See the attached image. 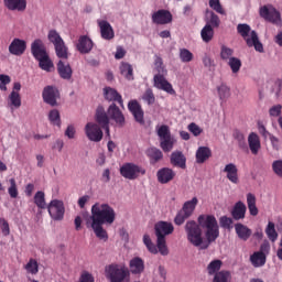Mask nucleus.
Returning <instances> with one entry per match:
<instances>
[{
    "label": "nucleus",
    "mask_w": 282,
    "mask_h": 282,
    "mask_svg": "<svg viewBox=\"0 0 282 282\" xmlns=\"http://www.w3.org/2000/svg\"><path fill=\"white\" fill-rule=\"evenodd\" d=\"M104 96L106 100H109V102H118L120 107H122L123 105L122 96L118 93V90L111 87H106L104 89Z\"/></svg>",
    "instance_id": "obj_28"
},
{
    "label": "nucleus",
    "mask_w": 282,
    "mask_h": 282,
    "mask_svg": "<svg viewBox=\"0 0 282 282\" xmlns=\"http://www.w3.org/2000/svg\"><path fill=\"white\" fill-rule=\"evenodd\" d=\"M232 281V274L230 271L221 270L214 275L213 282H230Z\"/></svg>",
    "instance_id": "obj_39"
},
{
    "label": "nucleus",
    "mask_w": 282,
    "mask_h": 282,
    "mask_svg": "<svg viewBox=\"0 0 282 282\" xmlns=\"http://www.w3.org/2000/svg\"><path fill=\"white\" fill-rule=\"evenodd\" d=\"M198 204L199 199H197V197H193L191 200L184 203L181 210L186 215V217H191V215L195 213V208H197Z\"/></svg>",
    "instance_id": "obj_33"
},
{
    "label": "nucleus",
    "mask_w": 282,
    "mask_h": 282,
    "mask_svg": "<svg viewBox=\"0 0 282 282\" xmlns=\"http://www.w3.org/2000/svg\"><path fill=\"white\" fill-rule=\"evenodd\" d=\"M25 50H28V42L19 37L13 39L9 45V52L13 56H23V54H25Z\"/></svg>",
    "instance_id": "obj_17"
},
{
    "label": "nucleus",
    "mask_w": 282,
    "mask_h": 282,
    "mask_svg": "<svg viewBox=\"0 0 282 282\" xmlns=\"http://www.w3.org/2000/svg\"><path fill=\"white\" fill-rule=\"evenodd\" d=\"M31 54L35 61L39 62L40 69H43V72H52L54 62L50 58L43 40L36 39L31 43Z\"/></svg>",
    "instance_id": "obj_3"
},
{
    "label": "nucleus",
    "mask_w": 282,
    "mask_h": 282,
    "mask_svg": "<svg viewBox=\"0 0 282 282\" xmlns=\"http://www.w3.org/2000/svg\"><path fill=\"white\" fill-rule=\"evenodd\" d=\"M265 235L270 241H275L279 239V234H276V229L274 228V223L269 221L265 228Z\"/></svg>",
    "instance_id": "obj_44"
},
{
    "label": "nucleus",
    "mask_w": 282,
    "mask_h": 282,
    "mask_svg": "<svg viewBox=\"0 0 282 282\" xmlns=\"http://www.w3.org/2000/svg\"><path fill=\"white\" fill-rule=\"evenodd\" d=\"M175 227L169 221H159L154 226V232L156 236V248H159L160 254L166 257L169 254V248L166 247V236L173 235Z\"/></svg>",
    "instance_id": "obj_4"
},
{
    "label": "nucleus",
    "mask_w": 282,
    "mask_h": 282,
    "mask_svg": "<svg viewBox=\"0 0 282 282\" xmlns=\"http://www.w3.org/2000/svg\"><path fill=\"white\" fill-rule=\"evenodd\" d=\"M142 100L148 105H155V94H153V89L148 88L142 96Z\"/></svg>",
    "instance_id": "obj_52"
},
{
    "label": "nucleus",
    "mask_w": 282,
    "mask_h": 282,
    "mask_svg": "<svg viewBox=\"0 0 282 282\" xmlns=\"http://www.w3.org/2000/svg\"><path fill=\"white\" fill-rule=\"evenodd\" d=\"M95 120L101 129H104L109 138V115H107V111H105V107L98 106L95 115Z\"/></svg>",
    "instance_id": "obj_15"
},
{
    "label": "nucleus",
    "mask_w": 282,
    "mask_h": 282,
    "mask_svg": "<svg viewBox=\"0 0 282 282\" xmlns=\"http://www.w3.org/2000/svg\"><path fill=\"white\" fill-rule=\"evenodd\" d=\"M48 120L55 127H61V112L57 109H53L48 113Z\"/></svg>",
    "instance_id": "obj_50"
},
{
    "label": "nucleus",
    "mask_w": 282,
    "mask_h": 282,
    "mask_svg": "<svg viewBox=\"0 0 282 282\" xmlns=\"http://www.w3.org/2000/svg\"><path fill=\"white\" fill-rule=\"evenodd\" d=\"M180 58L182 63H191V61H193V54L191 51H188V48H181Z\"/></svg>",
    "instance_id": "obj_55"
},
{
    "label": "nucleus",
    "mask_w": 282,
    "mask_h": 282,
    "mask_svg": "<svg viewBox=\"0 0 282 282\" xmlns=\"http://www.w3.org/2000/svg\"><path fill=\"white\" fill-rule=\"evenodd\" d=\"M197 221L198 224L195 220L185 224L187 241L195 248L208 250L210 243L219 239V224L214 215H200Z\"/></svg>",
    "instance_id": "obj_1"
},
{
    "label": "nucleus",
    "mask_w": 282,
    "mask_h": 282,
    "mask_svg": "<svg viewBox=\"0 0 282 282\" xmlns=\"http://www.w3.org/2000/svg\"><path fill=\"white\" fill-rule=\"evenodd\" d=\"M33 199L35 206H37V208H40L41 210H45V208H47V203H45V192H36Z\"/></svg>",
    "instance_id": "obj_38"
},
{
    "label": "nucleus",
    "mask_w": 282,
    "mask_h": 282,
    "mask_svg": "<svg viewBox=\"0 0 282 282\" xmlns=\"http://www.w3.org/2000/svg\"><path fill=\"white\" fill-rule=\"evenodd\" d=\"M0 224H1L2 235L4 237H8L10 235V224H8V220H6L4 218H0Z\"/></svg>",
    "instance_id": "obj_63"
},
{
    "label": "nucleus",
    "mask_w": 282,
    "mask_h": 282,
    "mask_svg": "<svg viewBox=\"0 0 282 282\" xmlns=\"http://www.w3.org/2000/svg\"><path fill=\"white\" fill-rule=\"evenodd\" d=\"M101 39L105 41H111L113 36H116V33L113 32V26L107 21V20H98L97 21Z\"/></svg>",
    "instance_id": "obj_19"
},
{
    "label": "nucleus",
    "mask_w": 282,
    "mask_h": 282,
    "mask_svg": "<svg viewBox=\"0 0 282 282\" xmlns=\"http://www.w3.org/2000/svg\"><path fill=\"white\" fill-rule=\"evenodd\" d=\"M9 100L11 107H14V109H19V107H21V95L18 91L12 90L9 95Z\"/></svg>",
    "instance_id": "obj_47"
},
{
    "label": "nucleus",
    "mask_w": 282,
    "mask_h": 282,
    "mask_svg": "<svg viewBox=\"0 0 282 282\" xmlns=\"http://www.w3.org/2000/svg\"><path fill=\"white\" fill-rule=\"evenodd\" d=\"M79 282H96V280L91 273L88 271H83L79 276Z\"/></svg>",
    "instance_id": "obj_62"
},
{
    "label": "nucleus",
    "mask_w": 282,
    "mask_h": 282,
    "mask_svg": "<svg viewBox=\"0 0 282 282\" xmlns=\"http://www.w3.org/2000/svg\"><path fill=\"white\" fill-rule=\"evenodd\" d=\"M234 138L235 140H237L240 149H243V147H246V137L243 135V133L237 130L234 132Z\"/></svg>",
    "instance_id": "obj_60"
},
{
    "label": "nucleus",
    "mask_w": 282,
    "mask_h": 282,
    "mask_svg": "<svg viewBox=\"0 0 282 282\" xmlns=\"http://www.w3.org/2000/svg\"><path fill=\"white\" fill-rule=\"evenodd\" d=\"M248 144L252 155H258L261 151V139L256 132H251L248 137Z\"/></svg>",
    "instance_id": "obj_25"
},
{
    "label": "nucleus",
    "mask_w": 282,
    "mask_h": 282,
    "mask_svg": "<svg viewBox=\"0 0 282 282\" xmlns=\"http://www.w3.org/2000/svg\"><path fill=\"white\" fill-rule=\"evenodd\" d=\"M108 116L111 120H115L119 124V127H124V115L116 104H111L108 108Z\"/></svg>",
    "instance_id": "obj_24"
},
{
    "label": "nucleus",
    "mask_w": 282,
    "mask_h": 282,
    "mask_svg": "<svg viewBox=\"0 0 282 282\" xmlns=\"http://www.w3.org/2000/svg\"><path fill=\"white\" fill-rule=\"evenodd\" d=\"M153 86L156 89H161L162 91H166L173 96L175 94V89H173V85L166 80V75H154L153 77Z\"/></svg>",
    "instance_id": "obj_14"
},
{
    "label": "nucleus",
    "mask_w": 282,
    "mask_h": 282,
    "mask_svg": "<svg viewBox=\"0 0 282 282\" xmlns=\"http://www.w3.org/2000/svg\"><path fill=\"white\" fill-rule=\"evenodd\" d=\"M248 207L241 200L237 202L231 209V217L235 221H241V219H246V213Z\"/></svg>",
    "instance_id": "obj_22"
},
{
    "label": "nucleus",
    "mask_w": 282,
    "mask_h": 282,
    "mask_svg": "<svg viewBox=\"0 0 282 282\" xmlns=\"http://www.w3.org/2000/svg\"><path fill=\"white\" fill-rule=\"evenodd\" d=\"M221 265H224V262L221 260H213L208 265H207V272L209 276L215 275L217 272L221 270Z\"/></svg>",
    "instance_id": "obj_42"
},
{
    "label": "nucleus",
    "mask_w": 282,
    "mask_h": 282,
    "mask_svg": "<svg viewBox=\"0 0 282 282\" xmlns=\"http://www.w3.org/2000/svg\"><path fill=\"white\" fill-rule=\"evenodd\" d=\"M213 158V150L208 147H199L196 151V163L204 164L207 160Z\"/></svg>",
    "instance_id": "obj_29"
},
{
    "label": "nucleus",
    "mask_w": 282,
    "mask_h": 282,
    "mask_svg": "<svg viewBox=\"0 0 282 282\" xmlns=\"http://www.w3.org/2000/svg\"><path fill=\"white\" fill-rule=\"evenodd\" d=\"M228 66L230 67L232 74H239L241 69V59H239V57H231L228 61Z\"/></svg>",
    "instance_id": "obj_46"
},
{
    "label": "nucleus",
    "mask_w": 282,
    "mask_h": 282,
    "mask_svg": "<svg viewBox=\"0 0 282 282\" xmlns=\"http://www.w3.org/2000/svg\"><path fill=\"white\" fill-rule=\"evenodd\" d=\"M85 133L90 142H100L104 137L101 127L95 122H88L85 126Z\"/></svg>",
    "instance_id": "obj_12"
},
{
    "label": "nucleus",
    "mask_w": 282,
    "mask_h": 282,
    "mask_svg": "<svg viewBox=\"0 0 282 282\" xmlns=\"http://www.w3.org/2000/svg\"><path fill=\"white\" fill-rule=\"evenodd\" d=\"M272 171L278 175V177H282V160L273 161Z\"/></svg>",
    "instance_id": "obj_61"
},
{
    "label": "nucleus",
    "mask_w": 282,
    "mask_h": 282,
    "mask_svg": "<svg viewBox=\"0 0 282 282\" xmlns=\"http://www.w3.org/2000/svg\"><path fill=\"white\" fill-rule=\"evenodd\" d=\"M12 83V79L9 75L0 74V89L1 91H8V85Z\"/></svg>",
    "instance_id": "obj_57"
},
{
    "label": "nucleus",
    "mask_w": 282,
    "mask_h": 282,
    "mask_svg": "<svg viewBox=\"0 0 282 282\" xmlns=\"http://www.w3.org/2000/svg\"><path fill=\"white\" fill-rule=\"evenodd\" d=\"M188 131L191 133H193V135H195V138H197L198 135H202V133H204V129H202L199 126H197V123L192 122L188 124L187 127Z\"/></svg>",
    "instance_id": "obj_58"
},
{
    "label": "nucleus",
    "mask_w": 282,
    "mask_h": 282,
    "mask_svg": "<svg viewBox=\"0 0 282 282\" xmlns=\"http://www.w3.org/2000/svg\"><path fill=\"white\" fill-rule=\"evenodd\" d=\"M232 54H235V50H232V48H230L226 45L221 46V48H220V58L223 61H230V58H234Z\"/></svg>",
    "instance_id": "obj_51"
},
{
    "label": "nucleus",
    "mask_w": 282,
    "mask_h": 282,
    "mask_svg": "<svg viewBox=\"0 0 282 282\" xmlns=\"http://www.w3.org/2000/svg\"><path fill=\"white\" fill-rule=\"evenodd\" d=\"M249 261L253 268H263V265H265L267 256L262 251H256L250 256Z\"/></svg>",
    "instance_id": "obj_31"
},
{
    "label": "nucleus",
    "mask_w": 282,
    "mask_h": 282,
    "mask_svg": "<svg viewBox=\"0 0 282 282\" xmlns=\"http://www.w3.org/2000/svg\"><path fill=\"white\" fill-rule=\"evenodd\" d=\"M105 274L110 282H124L130 276L129 268L118 263L106 265Z\"/></svg>",
    "instance_id": "obj_6"
},
{
    "label": "nucleus",
    "mask_w": 282,
    "mask_h": 282,
    "mask_svg": "<svg viewBox=\"0 0 282 282\" xmlns=\"http://www.w3.org/2000/svg\"><path fill=\"white\" fill-rule=\"evenodd\" d=\"M90 221V228H93L96 238L101 241H107L109 235L102 226H105V224L111 226V224L116 221V210L109 204L96 203L91 206Z\"/></svg>",
    "instance_id": "obj_2"
},
{
    "label": "nucleus",
    "mask_w": 282,
    "mask_h": 282,
    "mask_svg": "<svg viewBox=\"0 0 282 282\" xmlns=\"http://www.w3.org/2000/svg\"><path fill=\"white\" fill-rule=\"evenodd\" d=\"M206 24L205 25H209V28H219V25H221V20L219 19V15H217L215 12L213 11H206Z\"/></svg>",
    "instance_id": "obj_36"
},
{
    "label": "nucleus",
    "mask_w": 282,
    "mask_h": 282,
    "mask_svg": "<svg viewBox=\"0 0 282 282\" xmlns=\"http://www.w3.org/2000/svg\"><path fill=\"white\" fill-rule=\"evenodd\" d=\"M154 68L158 72L155 76L169 74V70H166V67L164 66V61L162 59V57L158 55H155V58H154Z\"/></svg>",
    "instance_id": "obj_40"
},
{
    "label": "nucleus",
    "mask_w": 282,
    "mask_h": 282,
    "mask_svg": "<svg viewBox=\"0 0 282 282\" xmlns=\"http://www.w3.org/2000/svg\"><path fill=\"white\" fill-rule=\"evenodd\" d=\"M175 171L171 167H163L156 172V178L160 184H169L175 180Z\"/></svg>",
    "instance_id": "obj_20"
},
{
    "label": "nucleus",
    "mask_w": 282,
    "mask_h": 282,
    "mask_svg": "<svg viewBox=\"0 0 282 282\" xmlns=\"http://www.w3.org/2000/svg\"><path fill=\"white\" fill-rule=\"evenodd\" d=\"M129 268L131 274H142L144 272V260L140 257H134L130 260Z\"/></svg>",
    "instance_id": "obj_26"
},
{
    "label": "nucleus",
    "mask_w": 282,
    "mask_h": 282,
    "mask_svg": "<svg viewBox=\"0 0 282 282\" xmlns=\"http://www.w3.org/2000/svg\"><path fill=\"white\" fill-rule=\"evenodd\" d=\"M57 73L63 80H70L74 74L72 66L67 59H59L57 63Z\"/></svg>",
    "instance_id": "obj_18"
},
{
    "label": "nucleus",
    "mask_w": 282,
    "mask_h": 282,
    "mask_svg": "<svg viewBox=\"0 0 282 282\" xmlns=\"http://www.w3.org/2000/svg\"><path fill=\"white\" fill-rule=\"evenodd\" d=\"M42 98L44 102H46V105H50L51 107H56V105H58L56 100L61 98V93L55 86H46L42 91Z\"/></svg>",
    "instance_id": "obj_11"
},
{
    "label": "nucleus",
    "mask_w": 282,
    "mask_h": 282,
    "mask_svg": "<svg viewBox=\"0 0 282 282\" xmlns=\"http://www.w3.org/2000/svg\"><path fill=\"white\" fill-rule=\"evenodd\" d=\"M260 17L264 19L265 21H269V23H281V12L276 10L273 6H264L260 8Z\"/></svg>",
    "instance_id": "obj_10"
},
{
    "label": "nucleus",
    "mask_w": 282,
    "mask_h": 282,
    "mask_svg": "<svg viewBox=\"0 0 282 282\" xmlns=\"http://www.w3.org/2000/svg\"><path fill=\"white\" fill-rule=\"evenodd\" d=\"M128 109L130 113L133 116L135 122H138L139 124H144V110L142 109V105H140L138 100H130L128 102Z\"/></svg>",
    "instance_id": "obj_13"
},
{
    "label": "nucleus",
    "mask_w": 282,
    "mask_h": 282,
    "mask_svg": "<svg viewBox=\"0 0 282 282\" xmlns=\"http://www.w3.org/2000/svg\"><path fill=\"white\" fill-rule=\"evenodd\" d=\"M24 268L29 274H39V262L32 258Z\"/></svg>",
    "instance_id": "obj_49"
},
{
    "label": "nucleus",
    "mask_w": 282,
    "mask_h": 282,
    "mask_svg": "<svg viewBox=\"0 0 282 282\" xmlns=\"http://www.w3.org/2000/svg\"><path fill=\"white\" fill-rule=\"evenodd\" d=\"M46 208L48 210L50 217L54 221H63L65 217V204H63V200L53 199L50 202Z\"/></svg>",
    "instance_id": "obj_9"
},
{
    "label": "nucleus",
    "mask_w": 282,
    "mask_h": 282,
    "mask_svg": "<svg viewBox=\"0 0 282 282\" xmlns=\"http://www.w3.org/2000/svg\"><path fill=\"white\" fill-rule=\"evenodd\" d=\"M234 218H230L228 216H223L219 218V225L221 228H225V230H231L232 229V224H234Z\"/></svg>",
    "instance_id": "obj_54"
},
{
    "label": "nucleus",
    "mask_w": 282,
    "mask_h": 282,
    "mask_svg": "<svg viewBox=\"0 0 282 282\" xmlns=\"http://www.w3.org/2000/svg\"><path fill=\"white\" fill-rule=\"evenodd\" d=\"M4 6L8 8V10H17L18 12L25 11V8H28V1L25 0H4Z\"/></svg>",
    "instance_id": "obj_32"
},
{
    "label": "nucleus",
    "mask_w": 282,
    "mask_h": 282,
    "mask_svg": "<svg viewBox=\"0 0 282 282\" xmlns=\"http://www.w3.org/2000/svg\"><path fill=\"white\" fill-rule=\"evenodd\" d=\"M120 175L126 180H138L140 175H147V170L134 163H124L120 167Z\"/></svg>",
    "instance_id": "obj_8"
},
{
    "label": "nucleus",
    "mask_w": 282,
    "mask_h": 282,
    "mask_svg": "<svg viewBox=\"0 0 282 282\" xmlns=\"http://www.w3.org/2000/svg\"><path fill=\"white\" fill-rule=\"evenodd\" d=\"M237 32L246 41L248 47H254L256 52L263 54V44L259 41V35L256 31H251L248 24H238Z\"/></svg>",
    "instance_id": "obj_5"
},
{
    "label": "nucleus",
    "mask_w": 282,
    "mask_h": 282,
    "mask_svg": "<svg viewBox=\"0 0 282 282\" xmlns=\"http://www.w3.org/2000/svg\"><path fill=\"white\" fill-rule=\"evenodd\" d=\"M281 109L282 106L281 105H275L273 107L270 108L269 113L270 116H272L273 118L279 117V115L281 113Z\"/></svg>",
    "instance_id": "obj_64"
},
{
    "label": "nucleus",
    "mask_w": 282,
    "mask_h": 282,
    "mask_svg": "<svg viewBox=\"0 0 282 282\" xmlns=\"http://www.w3.org/2000/svg\"><path fill=\"white\" fill-rule=\"evenodd\" d=\"M209 8L215 10L218 14H226L224 7H221V2L219 0H209Z\"/></svg>",
    "instance_id": "obj_56"
},
{
    "label": "nucleus",
    "mask_w": 282,
    "mask_h": 282,
    "mask_svg": "<svg viewBox=\"0 0 282 282\" xmlns=\"http://www.w3.org/2000/svg\"><path fill=\"white\" fill-rule=\"evenodd\" d=\"M217 91L221 100H228L230 98V88L226 84L218 86Z\"/></svg>",
    "instance_id": "obj_48"
},
{
    "label": "nucleus",
    "mask_w": 282,
    "mask_h": 282,
    "mask_svg": "<svg viewBox=\"0 0 282 282\" xmlns=\"http://www.w3.org/2000/svg\"><path fill=\"white\" fill-rule=\"evenodd\" d=\"M188 217L191 216H186L185 212L181 209L174 218V224L176 226H182V224H184Z\"/></svg>",
    "instance_id": "obj_59"
},
{
    "label": "nucleus",
    "mask_w": 282,
    "mask_h": 282,
    "mask_svg": "<svg viewBox=\"0 0 282 282\" xmlns=\"http://www.w3.org/2000/svg\"><path fill=\"white\" fill-rule=\"evenodd\" d=\"M173 21V14L171 11L161 9L152 14V22L155 25H169Z\"/></svg>",
    "instance_id": "obj_16"
},
{
    "label": "nucleus",
    "mask_w": 282,
    "mask_h": 282,
    "mask_svg": "<svg viewBox=\"0 0 282 282\" xmlns=\"http://www.w3.org/2000/svg\"><path fill=\"white\" fill-rule=\"evenodd\" d=\"M120 72L127 80H133V66L129 63H122L120 66Z\"/></svg>",
    "instance_id": "obj_43"
},
{
    "label": "nucleus",
    "mask_w": 282,
    "mask_h": 282,
    "mask_svg": "<svg viewBox=\"0 0 282 282\" xmlns=\"http://www.w3.org/2000/svg\"><path fill=\"white\" fill-rule=\"evenodd\" d=\"M234 228H235V232H236L238 239H240V241H248V239H250V237H252V229H250V227H248L241 223L235 224Z\"/></svg>",
    "instance_id": "obj_23"
},
{
    "label": "nucleus",
    "mask_w": 282,
    "mask_h": 282,
    "mask_svg": "<svg viewBox=\"0 0 282 282\" xmlns=\"http://www.w3.org/2000/svg\"><path fill=\"white\" fill-rule=\"evenodd\" d=\"M158 135L160 138V147L164 153H171L173 147L175 145V139L171 137V130L169 126L163 124L158 129Z\"/></svg>",
    "instance_id": "obj_7"
},
{
    "label": "nucleus",
    "mask_w": 282,
    "mask_h": 282,
    "mask_svg": "<svg viewBox=\"0 0 282 282\" xmlns=\"http://www.w3.org/2000/svg\"><path fill=\"white\" fill-rule=\"evenodd\" d=\"M48 41L53 43L54 47L61 45L62 43H65V41H63V37H61V34H58L56 30H51L48 32Z\"/></svg>",
    "instance_id": "obj_45"
},
{
    "label": "nucleus",
    "mask_w": 282,
    "mask_h": 282,
    "mask_svg": "<svg viewBox=\"0 0 282 282\" xmlns=\"http://www.w3.org/2000/svg\"><path fill=\"white\" fill-rule=\"evenodd\" d=\"M204 43H210L215 36V30L210 25H206L200 31Z\"/></svg>",
    "instance_id": "obj_37"
},
{
    "label": "nucleus",
    "mask_w": 282,
    "mask_h": 282,
    "mask_svg": "<svg viewBox=\"0 0 282 282\" xmlns=\"http://www.w3.org/2000/svg\"><path fill=\"white\" fill-rule=\"evenodd\" d=\"M76 47L79 54H89L94 50V41L87 35H80Z\"/></svg>",
    "instance_id": "obj_21"
},
{
    "label": "nucleus",
    "mask_w": 282,
    "mask_h": 282,
    "mask_svg": "<svg viewBox=\"0 0 282 282\" xmlns=\"http://www.w3.org/2000/svg\"><path fill=\"white\" fill-rule=\"evenodd\" d=\"M147 155H148L151 164H158V162H160V160H162V158H164L162 150H160L158 148L148 149Z\"/></svg>",
    "instance_id": "obj_35"
},
{
    "label": "nucleus",
    "mask_w": 282,
    "mask_h": 282,
    "mask_svg": "<svg viewBox=\"0 0 282 282\" xmlns=\"http://www.w3.org/2000/svg\"><path fill=\"white\" fill-rule=\"evenodd\" d=\"M224 173H227V180H229L231 184L239 182V170L235 163H228L224 169Z\"/></svg>",
    "instance_id": "obj_27"
},
{
    "label": "nucleus",
    "mask_w": 282,
    "mask_h": 282,
    "mask_svg": "<svg viewBox=\"0 0 282 282\" xmlns=\"http://www.w3.org/2000/svg\"><path fill=\"white\" fill-rule=\"evenodd\" d=\"M55 54L61 58V61H67V58H69V52L65 46V42H62V44H57V46H55Z\"/></svg>",
    "instance_id": "obj_41"
},
{
    "label": "nucleus",
    "mask_w": 282,
    "mask_h": 282,
    "mask_svg": "<svg viewBox=\"0 0 282 282\" xmlns=\"http://www.w3.org/2000/svg\"><path fill=\"white\" fill-rule=\"evenodd\" d=\"M170 162L173 166H176L177 169H186V156H184V153L176 151L171 154Z\"/></svg>",
    "instance_id": "obj_30"
},
{
    "label": "nucleus",
    "mask_w": 282,
    "mask_h": 282,
    "mask_svg": "<svg viewBox=\"0 0 282 282\" xmlns=\"http://www.w3.org/2000/svg\"><path fill=\"white\" fill-rule=\"evenodd\" d=\"M247 206L252 217H257V215H259V208H257V196H254V194H247Z\"/></svg>",
    "instance_id": "obj_34"
},
{
    "label": "nucleus",
    "mask_w": 282,
    "mask_h": 282,
    "mask_svg": "<svg viewBox=\"0 0 282 282\" xmlns=\"http://www.w3.org/2000/svg\"><path fill=\"white\" fill-rule=\"evenodd\" d=\"M10 187L8 189V193L12 199H17L19 197V189L17 188V180L10 178Z\"/></svg>",
    "instance_id": "obj_53"
}]
</instances>
